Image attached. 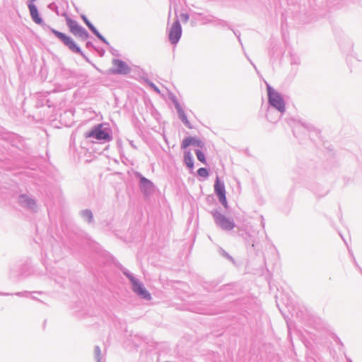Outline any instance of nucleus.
<instances>
[{
    "mask_svg": "<svg viewBox=\"0 0 362 362\" xmlns=\"http://www.w3.org/2000/svg\"><path fill=\"white\" fill-rule=\"evenodd\" d=\"M197 173L199 176L204 177H207L209 175L207 170L204 168H199L197 170Z\"/></svg>",
    "mask_w": 362,
    "mask_h": 362,
    "instance_id": "nucleus-18",
    "label": "nucleus"
},
{
    "mask_svg": "<svg viewBox=\"0 0 362 362\" xmlns=\"http://www.w3.org/2000/svg\"><path fill=\"white\" fill-rule=\"evenodd\" d=\"M52 32L59 39L61 40L69 48L75 52H79L80 48L77 47L74 40L69 36L65 34L59 32L54 29H52Z\"/></svg>",
    "mask_w": 362,
    "mask_h": 362,
    "instance_id": "nucleus-4",
    "label": "nucleus"
},
{
    "mask_svg": "<svg viewBox=\"0 0 362 362\" xmlns=\"http://www.w3.org/2000/svg\"><path fill=\"white\" fill-rule=\"evenodd\" d=\"M267 92L269 103L280 112H284L285 110V105L281 95L277 92L274 91L270 86H267Z\"/></svg>",
    "mask_w": 362,
    "mask_h": 362,
    "instance_id": "nucleus-1",
    "label": "nucleus"
},
{
    "mask_svg": "<svg viewBox=\"0 0 362 362\" xmlns=\"http://www.w3.org/2000/svg\"><path fill=\"white\" fill-rule=\"evenodd\" d=\"M174 104L175 106V108L177 110V114L179 115L180 119L182 120V122L185 124L186 127H187L189 129H192V127L190 124L189 120L187 119V115L185 112V111L182 110V108L180 107V104L177 101L175 100Z\"/></svg>",
    "mask_w": 362,
    "mask_h": 362,
    "instance_id": "nucleus-11",
    "label": "nucleus"
},
{
    "mask_svg": "<svg viewBox=\"0 0 362 362\" xmlns=\"http://www.w3.org/2000/svg\"><path fill=\"white\" fill-rule=\"evenodd\" d=\"M181 18L184 21H187L189 20V16L187 13H183L181 15Z\"/></svg>",
    "mask_w": 362,
    "mask_h": 362,
    "instance_id": "nucleus-19",
    "label": "nucleus"
},
{
    "mask_svg": "<svg viewBox=\"0 0 362 362\" xmlns=\"http://www.w3.org/2000/svg\"><path fill=\"white\" fill-rule=\"evenodd\" d=\"M182 34L181 25L178 21H176L170 28L169 33V40L173 44L178 42Z\"/></svg>",
    "mask_w": 362,
    "mask_h": 362,
    "instance_id": "nucleus-5",
    "label": "nucleus"
},
{
    "mask_svg": "<svg viewBox=\"0 0 362 362\" xmlns=\"http://www.w3.org/2000/svg\"><path fill=\"white\" fill-rule=\"evenodd\" d=\"M196 155L197 157V159L202 162V163H206V158L204 156V154L199 150H196Z\"/></svg>",
    "mask_w": 362,
    "mask_h": 362,
    "instance_id": "nucleus-17",
    "label": "nucleus"
},
{
    "mask_svg": "<svg viewBox=\"0 0 362 362\" xmlns=\"http://www.w3.org/2000/svg\"><path fill=\"white\" fill-rule=\"evenodd\" d=\"M190 145H193V146H198L200 148H202L204 146L203 142L201 140H199L198 138L189 136V137L185 138L182 141L181 147H182V148L185 149Z\"/></svg>",
    "mask_w": 362,
    "mask_h": 362,
    "instance_id": "nucleus-10",
    "label": "nucleus"
},
{
    "mask_svg": "<svg viewBox=\"0 0 362 362\" xmlns=\"http://www.w3.org/2000/svg\"><path fill=\"white\" fill-rule=\"evenodd\" d=\"M215 221L216 224L224 230H230L234 228L233 221L221 214L215 216Z\"/></svg>",
    "mask_w": 362,
    "mask_h": 362,
    "instance_id": "nucleus-8",
    "label": "nucleus"
},
{
    "mask_svg": "<svg viewBox=\"0 0 362 362\" xmlns=\"http://www.w3.org/2000/svg\"><path fill=\"white\" fill-rule=\"evenodd\" d=\"M86 138L94 137L97 140L109 141L110 139V134L102 129V125L99 124L95 127L91 131L86 134Z\"/></svg>",
    "mask_w": 362,
    "mask_h": 362,
    "instance_id": "nucleus-3",
    "label": "nucleus"
},
{
    "mask_svg": "<svg viewBox=\"0 0 362 362\" xmlns=\"http://www.w3.org/2000/svg\"><path fill=\"white\" fill-rule=\"evenodd\" d=\"M86 214L88 216V218H91V213L90 212L86 211Z\"/></svg>",
    "mask_w": 362,
    "mask_h": 362,
    "instance_id": "nucleus-20",
    "label": "nucleus"
},
{
    "mask_svg": "<svg viewBox=\"0 0 362 362\" xmlns=\"http://www.w3.org/2000/svg\"><path fill=\"white\" fill-rule=\"evenodd\" d=\"M19 202L23 205L28 206L30 207L34 205V202L32 199H29L25 195L21 196L19 198Z\"/></svg>",
    "mask_w": 362,
    "mask_h": 362,
    "instance_id": "nucleus-13",
    "label": "nucleus"
},
{
    "mask_svg": "<svg viewBox=\"0 0 362 362\" xmlns=\"http://www.w3.org/2000/svg\"><path fill=\"white\" fill-rule=\"evenodd\" d=\"M83 20L88 27L100 39H103L102 36L100 35V33L97 31V30L93 27V25L85 18H83Z\"/></svg>",
    "mask_w": 362,
    "mask_h": 362,
    "instance_id": "nucleus-16",
    "label": "nucleus"
},
{
    "mask_svg": "<svg viewBox=\"0 0 362 362\" xmlns=\"http://www.w3.org/2000/svg\"><path fill=\"white\" fill-rule=\"evenodd\" d=\"M214 189L219 199V201L225 207H227L225 187L223 184L219 181L218 178H217L216 180Z\"/></svg>",
    "mask_w": 362,
    "mask_h": 362,
    "instance_id": "nucleus-9",
    "label": "nucleus"
},
{
    "mask_svg": "<svg viewBox=\"0 0 362 362\" xmlns=\"http://www.w3.org/2000/svg\"><path fill=\"white\" fill-rule=\"evenodd\" d=\"M129 66L123 61L119 59L112 60V72L118 74H127L129 72Z\"/></svg>",
    "mask_w": 362,
    "mask_h": 362,
    "instance_id": "nucleus-7",
    "label": "nucleus"
},
{
    "mask_svg": "<svg viewBox=\"0 0 362 362\" xmlns=\"http://www.w3.org/2000/svg\"><path fill=\"white\" fill-rule=\"evenodd\" d=\"M28 8L30 12L31 17L33 20L37 24H40L42 23V19L39 16V13L36 6L33 4L30 3L28 4Z\"/></svg>",
    "mask_w": 362,
    "mask_h": 362,
    "instance_id": "nucleus-12",
    "label": "nucleus"
},
{
    "mask_svg": "<svg viewBox=\"0 0 362 362\" xmlns=\"http://www.w3.org/2000/svg\"><path fill=\"white\" fill-rule=\"evenodd\" d=\"M185 162L187 167L190 169L193 168L194 163L192 160V156L189 151H186L185 153Z\"/></svg>",
    "mask_w": 362,
    "mask_h": 362,
    "instance_id": "nucleus-14",
    "label": "nucleus"
},
{
    "mask_svg": "<svg viewBox=\"0 0 362 362\" xmlns=\"http://www.w3.org/2000/svg\"><path fill=\"white\" fill-rule=\"evenodd\" d=\"M66 24L69 28L70 32L75 36L80 37L83 40L88 38V34L87 31L82 28L76 21L66 18Z\"/></svg>",
    "mask_w": 362,
    "mask_h": 362,
    "instance_id": "nucleus-2",
    "label": "nucleus"
},
{
    "mask_svg": "<svg viewBox=\"0 0 362 362\" xmlns=\"http://www.w3.org/2000/svg\"><path fill=\"white\" fill-rule=\"evenodd\" d=\"M129 279L133 284V291L135 293H136L139 296H140L141 298L150 300L151 295L143 286V285L132 276H131Z\"/></svg>",
    "mask_w": 362,
    "mask_h": 362,
    "instance_id": "nucleus-6",
    "label": "nucleus"
},
{
    "mask_svg": "<svg viewBox=\"0 0 362 362\" xmlns=\"http://www.w3.org/2000/svg\"><path fill=\"white\" fill-rule=\"evenodd\" d=\"M141 182L143 188L148 189L153 187V183L144 177L141 179Z\"/></svg>",
    "mask_w": 362,
    "mask_h": 362,
    "instance_id": "nucleus-15",
    "label": "nucleus"
}]
</instances>
